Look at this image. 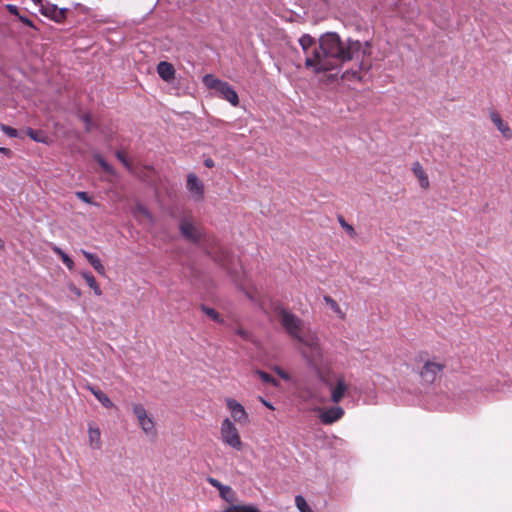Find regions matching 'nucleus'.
Here are the masks:
<instances>
[{
	"label": "nucleus",
	"mask_w": 512,
	"mask_h": 512,
	"mask_svg": "<svg viewBox=\"0 0 512 512\" xmlns=\"http://www.w3.org/2000/svg\"><path fill=\"white\" fill-rule=\"evenodd\" d=\"M179 231L184 239L203 248L204 251L209 256H211L215 262H217L230 272V256L228 251L222 247L209 248L208 246H206V242H208V239L205 231L202 228L194 225L189 219L183 218L179 223Z\"/></svg>",
	"instance_id": "7ed1b4c3"
},
{
	"label": "nucleus",
	"mask_w": 512,
	"mask_h": 512,
	"mask_svg": "<svg viewBox=\"0 0 512 512\" xmlns=\"http://www.w3.org/2000/svg\"><path fill=\"white\" fill-rule=\"evenodd\" d=\"M3 245V241L0 239V247Z\"/></svg>",
	"instance_id": "49530a36"
},
{
	"label": "nucleus",
	"mask_w": 512,
	"mask_h": 512,
	"mask_svg": "<svg viewBox=\"0 0 512 512\" xmlns=\"http://www.w3.org/2000/svg\"><path fill=\"white\" fill-rule=\"evenodd\" d=\"M81 252L97 273H99L100 275H105V268L96 254L88 252L86 250H82Z\"/></svg>",
	"instance_id": "2eb2a0df"
},
{
	"label": "nucleus",
	"mask_w": 512,
	"mask_h": 512,
	"mask_svg": "<svg viewBox=\"0 0 512 512\" xmlns=\"http://www.w3.org/2000/svg\"><path fill=\"white\" fill-rule=\"evenodd\" d=\"M295 504L300 512H313L305 498L301 495L295 497Z\"/></svg>",
	"instance_id": "393cba45"
},
{
	"label": "nucleus",
	"mask_w": 512,
	"mask_h": 512,
	"mask_svg": "<svg viewBox=\"0 0 512 512\" xmlns=\"http://www.w3.org/2000/svg\"><path fill=\"white\" fill-rule=\"evenodd\" d=\"M203 83L204 85L209 89L218 90L221 84L224 83V81H221L220 79L215 78L211 74H207L203 77Z\"/></svg>",
	"instance_id": "412c9836"
},
{
	"label": "nucleus",
	"mask_w": 512,
	"mask_h": 512,
	"mask_svg": "<svg viewBox=\"0 0 512 512\" xmlns=\"http://www.w3.org/2000/svg\"><path fill=\"white\" fill-rule=\"evenodd\" d=\"M87 389L102 404V406H104L105 408H113L114 407V403L111 401V399L100 389H98L92 385H87Z\"/></svg>",
	"instance_id": "4468645a"
},
{
	"label": "nucleus",
	"mask_w": 512,
	"mask_h": 512,
	"mask_svg": "<svg viewBox=\"0 0 512 512\" xmlns=\"http://www.w3.org/2000/svg\"><path fill=\"white\" fill-rule=\"evenodd\" d=\"M39 11L42 15L49 18L50 20L56 22L57 19V5L52 3H45L42 4L41 7H39Z\"/></svg>",
	"instance_id": "6ab92c4d"
},
{
	"label": "nucleus",
	"mask_w": 512,
	"mask_h": 512,
	"mask_svg": "<svg viewBox=\"0 0 512 512\" xmlns=\"http://www.w3.org/2000/svg\"><path fill=\"white\" fill-rule=\"evenodd\" d=\"M209 483L214 487H220V482L214 478H209Z\"/></svg>",
	"instance_id": "ea45409f"
},
{
	"label": "nucleus",
	"mask_w": 512,
	"mask_h": 512,
	"mask_svg": "<svg viewBox=\"0 0 512 512\" xmlns=\"http://www.w3.org/2000/svg\"><path fill=\"white\" fill-rule=\"evenodd\" d=\"M323 300L340 319L345 318V313L343 312L339 304L331 296L325 295L323 297Z\"/></svg>",
	"instance_id": "aec40b11"
},
{
	"label": "nucleus",
	"mask_w": 512,
	"mask_h": 512,
	"mask_svg": "<svg viewBox=\"0 0 512 512\" xmlns=\"http://www.w3.org/2000/svg\"><path fill=\"white\" fill-rule=\"evenodd\" d=\"M221 440L224 444L231 448L241 451L243 444L241 441L240 434L235 424L229 419L225 418L220 427Z\"/></svg>",
	"instance_id": "423d86ee"
},
{
	"label": "nucleus",
	"mask_w": 512,
	"mask_h": 512,
	"mask_svg": "<svg viewBox=\"0 0 512 512\" xmlns=\"http://www.w3.org/2000/svg\"><path fill=\"white\" fill-rule=\"evenodd\" d=\"M157 73L159 76L166 82H170L175 77V69L174 66L166 61H161L157 65Z\"/></svg>",
	"instance_id": "ddd939ff"
},
{
	"label": "nucleus",
	"mask_w": 512,
	"mask_h": 512,
	"mask_svg": "<svg viewBox=\"0 0 512 512\" xmlns=\"http://www.w3.org/2000/svg\"><path fill=\"white\" fill-rule=\"evenodd\" d=\"M202 311L207 315L209 316L210 318H212L214 321H217V322H220L222 321L221 318H220V315L219 313L213 309V308H210V307H207V306H202Z\"/></svg>",
	"instance_id": "bb28decb"
},
{
	"label": "nucleus",
	"mask_w": 512,
	"mask_h": 512,
	"mask_svg": "<svg viewBox=\"0 0 512 512\" xmlns=\"http://www.w3.org/2000/svg\"><path fill=\"white\" fill-rule=\"evenodd\" d=\"M186 188L195 201H202L204 199V184L195 174L190 173L187 175Z\"/></svg>",
	"instance_id": "1a4fd4ad"
},
{
	"label": "nucleus",
	"mask_w": 512,
	"mask_h": 512,
	"mask_svg": "<svg viewBox=\"0 0 512 512\" xmlns=\"http://www.w3.org/2000/svg\"><path fill=\"white\" fill-rule=\"evenodd\" d=\"M18 19L26 26L28 27H31V28H34V24L32 22V20H30L28 17L26 16H23V15H19Z\"/></svg>",
	"instance_id": "c9c22d12"
},
{
	"label": "nucleus",
	"mask_w": 512,
	"mask_h": 512,
	"mask_svg": "<svg viewBox=\"0 0 512 512\" xmlns=\"http://www.w3.org/2000/svg\"><path fill=\"white\" fill-rule=\"evenodd\" d=\"M53 251L60 256L62 262L66 265V267L69 269V270H72L73 267H74V262L73 260L70 258V256L68 254H66L61 248L59 247H54L53 248Z\"/></svg>",
	"instance_id": "5701e85b"
},
{
	"label": "nucleus",
	"mask_w": 512,
	"mask_h": 512,
	"mask_svg": "<svg viewBox=\"0 0 512 512\" xmlns=\"http://www.w3.org/2000/svg\"><path fill=\"white\" fill-rule=\"evenodd\" d=\"M299 44L306 56L305 66L313 69L316 74L338 72L345 62L356 60L358 68L344 71L342 78L363 81L372 66L371 46L368 42L362 43L352 39L344 42L335 32L323 34L318 45L312 36L303 34L299 38Z\"/></svg>",
	"instance_id": "f257e3e1"
},
{
	"label": "nucleus",
	"mask_w": 512,
	"mask_h": 512,
	"mask_svg": "<svg viewBox=\"0 0 512 512\" xmlns=\"http://www.w3.org/2000/svg\"><path fill=\"white\" fill-rule=\"evenodd\" d=\"M238 334H239V335H241L242 337H244V336H245V333H244V331H242V330H239V331H238Z\"/></svg>",
	"instance_id": "a18cd8bd"
},
{
	"label": "nucleus",
	"mask_w": 512,
	"mask_h": 512,
	"mask_svg": "<svg viewBox=\"0 0 512 512\" xmlns=\"http://www.w3.org/2000/svg\"><path fill=\"white\" fill-rule=\"evenodd\" d=\"M75 195H76V197L78 199H80L81 201H83V202H85L87 204H92V205H95V206H99L98 203H95V202L92 201V198L85 191H77L75 193Z\"/></svg>",
	"instance_id": "cd10ccee"
},
{
	"label": "nucleus",
	"mask_w": 512,
	"mask_h": 512,
	"mask_svg": "<svg viewBox=\"0 0 512 512\" xmlns=\"http://www.w3.org/2000/svg\"><path fill=\"white\" fill-rule=\"evenodd\" d=\"M344 415V409L340 406H332L323 409L319 414V419L323 424H332L340 420Z\"/></svg>",
	"instance_id": "9b49d317"
},
{
	"label": "nucleus",
	"mask_w": 512,
	"mask_h": 512,
	"mask_svg": "<svg viewBox=\"0 0 512 512\" xmlns=\"http://www.w3.org/2000/svg\"><path fill=\"white\" fill-rule=\"evenodd\" d=\"M67 12H68V9L67 8H58L57 7V19H56V23H62L64 22V20L66 19L67 17Z\"/></svg>",
	"instance_id": "c85d7f7f"
},
{
	"label": "nucleus",
	"mask_w": 512,
	"mask_h": 512,
	"mask_svg": "<svg viewBox=\"0 0 512 512\" xmlns=\"http://www.w3.org/2000/svg\"><path fill=\"white\" fill-rule=\"evenodd\" d=\"M70 291H72L77 296L81 295V291L77 287H75L74 285L70 286Z\"/></svg>",
	"instance_id": "a19ab883"
},
{
	"label": "nucleus",
	"mask_w": 512,
	"mask_h": 512,
	"mask_svg": "<svg viewBox=\"0 0 512 512\" xmlns=\"http://www.w3.org/2000/svg\"><path fill=\"white\" fill-rule=\"evenodd\" d=\"M412 171L414 175L418 178L420 186L424 189H427L429 187V179L422 165L419 162L413 163Z\"/></svg>",
	"instance_id": "dca6fc26"
},
{
	"label": "nucleus",
	"mask_w": 512,
	"mask_h": 512,
	"mask_svg": "<svg viewBox=\"0 0 512 512\" xmlns=\"http://www.w3.org/2000/svg\"><path fill=\"white\" fill-rule=\"evenodd\" d=\"M219 96L222 99L228 101L232 106L236 107L239 104V97L235 89L227 82L221 84L219 89L217 90Z\"/></svg>",
	"instance_id": "f8f14e48"
},
{
	"label": "nucleus",
	"mask_w": 512,
	"mask_h": 512,
	"mask_svg": "<svg viewBox=\"0 0 512 512\" xmlns=\"http://www.w3.org/2000/svg\"><path fill=\"white\" fill-rule=\"evenodd\" d=\"M323 360L324 354L322 353L320 359H315V365L312 363H307V365L316 373L320 382L330 391L331 401L337 404L344 398L349 386L346 383L344 374L335 373L332 370L323 371Z\"/></svg>",
	"instance_id": "20e7f679"
},
{
	"label": "nucleus",
	"mask_w": 512,
	"mask_h": 512,
	"mask_svg": "<svg viewBox=\"0 0 512 512\" xmlns=\"http://www.w3.org/2000/svg\"><path fill=\"white\" fill-rule=\"evenodd\" d=\"M274 370L278 374V376H280L283 380L288 381L290 379L289 374L285 372L282 368L275 367Z\"/></svg>",
	"instance_id": "72a5a7b5"
},
{
	"label": "nucleus",
	"mask_w": 512,
	"mask_h": 512,
	"mask_svg": "<svg viewBox=\"0 0 512 512\" xmlns=\"http://www.w3.org/2000/svg\"><path fill=\"white\" fill-rule=\"evenodd\" d=\"M323 2H327V0H322Z\"/></svg>",
	"instance_id": "de8ad7c7"
},
{
	"label": "nucleus",
	"mask_w": 512,
	"mask_h": 512,
	"mask_svg": "<svg viewBox=\"0 0 512 512\" xmlns=\"http://www.w3.org/2000/svg\"><path fill=\"white\" fill-rule=\"evenodd\" d=\"M235 512H259V510L251 505H243L235 507Z\"/></svg>",
	"instance_id": "c756f323"
},
{
	"label": "nucleus",
	"mask_w": 512,
	"mask_h": 512,
	"mask_svg": "<svg viewBox=\"0 0 512 512\" xmlns=\"http://www.w3.org/2000/svg\"><path fill=\"white\" fill-rule=\"evenodd\" d=\"M445 367V362L437 357L427 359L420 357L419 364L414 370L422 385H432L441 380Z\"/></svg>",
	"instance_id": "39448f33"
},
{
	"label": "nucleus",
	"mask_w": 512,
	"mask_h": 512,
	"mask_svg": "<svg viewBox=\"0 0 512 512\" xmlns=\"http://www.w3.org/2000/svg\"><path fill=\"white\" fill-rule=\"evenodd\" d=\"M81 276L86 281L87 285L93 290L96 296L102 295V290L100 289L95 277L89 271L81 272Z\"/></svg>",
	"instance_id": "f3484780"
},
{
	"label": "nucleus",
	"mask_w": 512,
	"mask_h": 512,
	"mask_svg": "<svg viewBox=\"0 0 512 512\" xmlns=\"http://www.w3.org/2000/svg\"><path fill=\"white\" fill-rule=\"evenodd\" d=\"M132 409L142 431L146 434V436L155 438L157 435L155 422L153 418L148 415L145 407L142 404H133Z\"/></svg>",
	"instance_id": "0eeeda50"
},
{
	"label": "nucleus",
	"mask_w": 512,
	"mask_h": 512,
	"mask_svg": "<svg viewBox=\"0 0 512 512\" xmlns=\"http://www.w3.org/2000/svg\"><path fill=\"white\" fill-rule=\"evenodd\" d=\"M0 129L3 133H5L7 136L9 137H12V138H22L20 133L18 132L17 129L11 127V126H8L6 124H0Z\"/></svg>",
	"instance_id": "a878e982"
},
{
	"label": "nucleus",
	"mask_w": 512,
	"mask_h": 512,
	"mask_svg": "<svg viewBox=\"0 0 512 512\" xmlns=\"http://www.w3.org/2000/svg\"><path fill=\"white\" fill-rule=\"evenodd\" d=\"M204 165L207 168H213L215 163H214L213 159L207 158V159L204 160Z\"/></svg>",
	"instance_id": "58836bf2"
},
{
	"label": "nucleus",
	"mask_w": 512,
	"mask_h": 512,
	"mask_svg": "<svg viewBox=\"0 0 512 512\" xmlns=\"http://www.w3.org/2000/svg\"><path fill=\"white\" fill-rule=\"evenodd\" d=\"M225 403L234 421L241 424L249 421L248 414L241 403L237 402L233 398H227Z\"/></svg>",
	"instance_id": "6e6552de"
},
{
	"label": "nucleus",
	"mask_w": 512,
	"mask_h": 512,
	"mask_svg": "<svg viewBox=\"0 0 512 512\" xmlns=\"http://www.w3.org/2000/svg\"><path fill=\"white\" fill-rule=\"evenodd\" d=\"M33 1H34L36 4H39V6H40V7H41V5H42V4H44V3L42 2V0H33Z\"/></svg>",
	"instance_id": "c03bdc74"
},
{
	"label": "nucleus",
	"mask_w": 512,
	"mask_h": 512,
	"mask_svg": "<svg viewBox=\"0 0 512 512\" xmlns=\"http://www.w3.org/2000/svg\"><path fill=\"white\" fill-rule=\"evenodd\" d=\"M116 157L118 158V160H119V161H120V162H121V163H122V164H123V165H124L128 170H130V169H131L130 164H129L128 160L126 159L125 154H124L123 152L118 151V152L116 153Z\"/></svg>",
	"instance_id": "7c9ffc66"
},
{
	"label": "nucleus",
	"mask_w": 512,
	"mask_h": 512,
	"mask_svg": "<svg viewBox=\"0 0 512 512\" xmlns=\"http://www.w3.org/2000/svg\"><path fill=\"white\" fill-rule=\"evenodd\" d=\"M26 133L33 141L37 143H47V137L43 134L42 131L27 127Z\"/></svg>",
	"instance_id": "4be33fe9"
},
{
	"label": "nucleus",
	"mask_w": 512,
	"mask_h": 512,
	"mask_svg": "<svg viewBox=\"0 0 512 512\" xmlns=\"http://www.w3.org/2000/svg\"><path fill=\"white\" fill-rule=\"evenodd\" d=\"M256 374L259 376L263 383L271 384L272 386L275 387L279 385V382L267 372H264L262 370H256Z\"/></svg>",
	"instance_id": "b1692460"
},
{
	"label": "nucleus",
	"mask_w": 512,
	"mask_h": 512,
	"mask_svg": "<svg viewBox=\"0 0 512 512\" xmlns=\"http://www.w3.org/2000/svg\"><path fill=\"white\" fill-rule=\"evenodd\" d=\"M0 153L4 154L7 157H11L13 154L12 151L6 147H0Z\"/></svg>",
	"instance_id": "4c0bfd02"
},
{
	"label": "nucleus",
	"mask_w": 512,
	"mask_h": 512,
	"mask_svg": "<svg viewBox=\"0 0 512 512\" xmlns=\"http://www.w3.org/2000/svg\"><path fill=\"white\" fill-rule=\"evenodd\" d=\"M339 222H340L341 226L343 228H345L348 233L353 234L355 232L354 228L351 225L347 224L342 217L339 218Z\"/></svg>",
	"instance_id": "f704fd0d"
},
{
	"label": "nucleus",
	"mask_w": 512,
	"mask_h": 512,
	"mask_svg": "<svg viewBox=\"0 0 512 512\" xmlns=\"http://www.w3.org/2000/svg\"><path fill=\"white\" fill-rule=\"evenodd\" d=\"M97 161L106 172H112L111 165H109L102 157H98Z\"/></svg>",
	"instance_id": "2f4dec72"
},
{
	"label": "nucleus",
	"mask_w": 512,
	"mask_h": 512,
	"mask_svg": "<svg viewBox=\"0 0 512 512\" xmlns=\"http://www.w3.org/2000/svg\"><path fill=\"white\" fill-rule=\"evenodd\" d=\"M260 400H261V402H262V403H263L267 408H269V409H274V407H273L272 403H270V402L266 401V400H265V399H263L262 397H260Z\"/></svg>",
	"instance_id": "79ce46f5"
},
{
	"label": "nucleus",
	"mask_w": 512,
	"mask_h": 512,
	"mask_svg": "<svg viewBox=\"0 0 512 512\" xmlns=\"http://www.w3.org/2000/svg\"><path fill=\"white\" fill-rule=\"evenodd\" d=\"M6 9L8 10L9 13H11L12 15H15L17 17H19V9L16 5L14 4H7L6 6Z\"/></svg>",
	"instance_id": "473e14b6"
},
{
	"label": "nucleus",
	"mask_w": 512,
	"mask_h": 512,
	"mask_svg": "<svg viewBox=\"0 0 512 512\" xmlns=\"http://www.w3.org/2000/svg\"><path fill=\"white\" fill-rule=\"evenodd\" d=\"M489 117L492 123L506 140L512 139V130L509 124L502 119L500 113L497 110L491 109L489 111Z\"/></svg>",
	"instance_id": "9d476101"
},
{
	"label": "nucleus",
	"mask_w": 512,
	"mask_h": 512,
	"mask_svg": "<svg viewBox=\"0 0 512 512\" xmlns=\"http://www.w3.org/2000/svg\"><path fill=\"white\" fill-rule=\"evenodd\" d=\"M280 323L291 338L308 349L301 352L306 362L315 365V359H320L323 353L317 334L306 328L302 319L284 309L280 313Z\"/></svg>",
	"instance_id": "f03ea898"
},
{
	"label": "nucleus",
	"mask_w": 512,
	"mask_h": 512,
	"mask_svg": "<svg viewBox=\"0 0 512 512\" xmlns=\"http://www.w3.org/2000/svg\"><path fill=\"white\" fill-rule=\"evenodd\" d=\"M89 434V442L92 448L94 449H100L101 448V433L99 428L89 426L88 429Z\"/></svg>",
	"instance_id": "a211bd4d"
},
{
	"label": "nucleus",
	"mask_w": 512,
	"mask_h": 512,
	"mask_svg": "<svg viewBox=\"0 0 512 512\" xmlns=\"http://www.w3.org/2000/svg\"><path fill=\"white\" fill-rule=\"evenodd\" d=\"M81 119L85 122L86 124V129L89 130V126L91 124V118H90V115L88 114H84L82 115Z\"/></svg>",
	"instance_id": "e433bc0d"
},
{
	"label": "nucleus",
	"mask_w": 512,
	"mask_h": 512,
	"mask_svg": "<svg viewBox=\"0 0 512 512\" xmlns=\"http://www.w3.org/2000/svg\"><path fill=\"white\" fill-rule=\"evenodd\" d=\"M140 210H141V211H142L146 216H148V217L150 216L149 212H148L145 208L140 207Z\"/></svg>",
	"instance_id": "37998d69"
}]
</instances>
